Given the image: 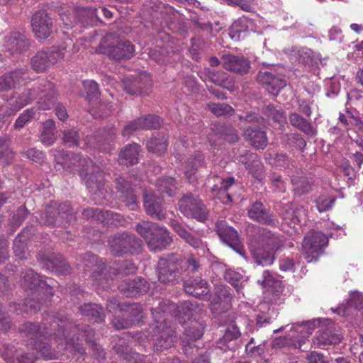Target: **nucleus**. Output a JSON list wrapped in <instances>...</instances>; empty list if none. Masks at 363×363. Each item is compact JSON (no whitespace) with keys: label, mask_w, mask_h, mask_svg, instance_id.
<instances>
[{"label":"nucleus","mask_w":363,"mask_h":363,"mask_svg":"<svg viewBox=\"0 0 363 363\" xmlns=\"http://www.w3.org/2000/svg\"><path fill=\"white\" fill-rule=\"evenodd\" d=\"M155 230L147 245L151 251H162L172 244V238L164 227L158 226Z\"/></svg>","instance_id":"27"},{"label":"nucleus","mask_w":363,"mask_h":363,"mask_svg":"<svg viewBox=\"0 0 363 363\" xmlns=\"http://www.w3.org/2000/svg\"><path fill=\"white\" fill-rule=\"evenodd\" d=\"M37 259L38 260L44 262L48 269H51L52 271L58 274H68L71 272L69 264L65 260L62 255H52V257L43 258L41 257V255L38 254L37 255Z\"/></svg>","instance_id":"32"},{"label":"nucleus","mask_w":363,"mask_h":363,"mask_svg":"<svg viewBox=\"0 0 363 363\" xmlns=\"http://www.w3.org/2000/svg\"><path fill=\"white\" fill-rule=\"evenodd\" d=\"M186 293L200 299L209 298L210 289L208 282L201 279L196 278L189 279L184 283Z\"/></svg>","instance_id":"28"},{"label":"nucleus","mask_w":363,"mask_h":363,"mask_svg":"<svg viewBox=\"0 0 363 363\" xmlns=\"http://www.w3.org/2000/svg\"><path fill=\"white\" fill-rule=\"evenodd\" d=\"M284 245L279 235L267 229H262L255 238L251 253L258 264L268 266L275 259V252Z\"/></svg>","instance_id":"4"},{"label":"nucleus","mask_w":363,"mask_h":363,"mask_svg":"<svg viewBox=\"0 0 363 363\" xmlns=\"http://www.w3.org/2000/svg\"><path fill=\"white\" fill-rule=\"evenodd\" d=\"M32 30L38 39L48 38L52 32V18L45 10L35 11L31 18Z\"/></svg>","instance_id":"17"},{"label":"nucleus","mask_w":363,"mask_h":363,"mask_svg":"<svg viewBox=\"0 0 363 363\" xmlns=\"http://www.w3.org/2000/svg\"><path fill=\"white\" fill-rule=\"evenodd\" d=\"M199 259L190 255L184 257L179 254H167L160 257L157 265L158 279L164 284H175L184 274H194L199 271Z\"/></svg>","instance_id":"3"},{"label":"nucleus","mask_w":363,"mask_h":363,"mask_svg":"<svg viewBox=\"0 0 363 363\" xmlns=\"http://www.w3.org/2000/svg\"><path fill=\"white\" fill-rule=\"evenodd\" d=\"M118 289L125 296L132 297L146 293L148 291L149 284L145 279L137 277L123 281L119 284Z\"/></svg>","instance_id":"26"},{"label":"nucleus","mask_w":363,"mask_h":363,"mask_svg":"<svg viewBox=\"0 0 363 363\" xmlns=\"http://www.w3.org/2000/svg\"><path fill=\"white\" fill-rule=\"evenodd\" d=\"M215 230L223 243L240 255L245 257V250L240 241L238 233L235 229L228 225L226 221L219 220L216 223Z\"/></svg>","instance_id":"13"},{"label":"nucleus","mask_w":363,"mask_h":363,"mask_svg":"<svg viewBox=\"0 0 363 363\" xmlns=\"http://www.w3.org/2000/svg\"><path fill=\"white\" fill-rule=\"evenodd\" d=\"M171 226L174 232L192 247L202 250L203 254L206 250H208L206 248V243H204L200 238L191 234L177 220H172Z\"/></svg>","instance_id":"29"},{"label":"nucleus","mask_w":363,"mask_h":363,"mask_svg":"<svg viewBox=\"0 0 363 363\" xmlns=\"http://www.w3.org/2000/svg\"><path fill=\"white\" fill-rule=\"evenodd\" d=\"M336 201V196L328 194H321L315 199V206L320 213L330 211Z\"/></svg>","instance_id":"51"},{"label":"nucleus","mask_w":363,"mask_h":363,"mask_svg":"<svg viewBox=\"0 0 363 363\" xmlns=\"http://www.w3.org/2000/svg\"><path fill=\"white\" fill-rule=\"evenodd\" d=\"M28 213H29L25 206H21L16 211L10 223L12 231H15L16 229L23 223Z\"/></svg>","instance_id":"60"},{"label":"nucleus","mask_w":363,"mask_h":363,"mask_svg":"<svg viewBox=\"0 0 363 363\" xmlns=\"http://www.w3.org/2000/svg\"><path fill=\"white\" fill-rule=\"evenodd\" d=\"M62 318L65 320L68 324L65 325L64 328H62L61 334L64 333L68 337V340H72V342L75 345L78 344L83 349V352H79L69 345H67L65 340L60 342L59 345H61L62 347L64 346L65 349L70 352L78 353L82 355L84 354V349L79 342V336L83 335L85 337L86 342L91 347L96 357L102 359L105 358V353L102 348L96 344L94 340H92V337L94 336V331L93 329H91L89 325H82L79 327L69 321V320L63 315Z\"/></svg>","instance_id":"7"},{"label":"nucleus","mask_w":363,"mask_h":363,"mask_svg":"<svg viewBox=\"0 0 363 363\" xmlns=\"http://www.w3.org/2000/svg\"><path fill=\"white\" fill-rule=\"evenodd\" d=\"M82 216L84 218L87 220L93 218L101 223H104L107 218H111L112 219L118 220L119 225H122L120 223V218L121 217L120 214L113 213V211H104L99 208H89L84 209L82 212Z\"/></svg>","instance_id":"39"},{"label":"nucleus","mask_w":363,"mask_h":363,"mask_svg":"<svg viewBox=\"0 0 363 363\" xmlns=\"http://www.w3.org/2000/svg\"><path fill=\"white\" fill-rule=\"evenodd\" d=\"M341 340L340 335L335 334L332 330L327 329L315 337L313 339V343L315 347L325 350L332 345L340 343Z\"/></svg>","instance_id":"37"},{"label":"nucleus","mask_w":363,"mask_h":363,"mask_svg":"<svg viewBox=\"0 0 363 363\" xmlns=\"http://www.w3.org/2000/svg\"><path fill=\"white\" fill-rule=\"evenodd\" d=\"M61 155L62 160L57 159V162L61 163L64 169L71 172H77L90 191L96 193L104 189V172L99 167L93 165L91 160L82 157L78 153L62 151Z\"/></svg>","instance_id":"2"},{"label":"nucleus","mask_w":363,"mask_h":363,"mask_svg":"<svg viewBox=\"0 0 363 363\" xmlns=\"http://www.w3.org/2000/svg\"><path fill=\"white\" fill-rule=\"evenodd\" d=\"M210 79L215 84L223 86L229 90L233 87V84L228 80V74L225 72H212L210 75Z\"/></svg>","instance_id":"59"},{"label":"nucleus","mask_w":363,"mask_h":363,"mask_svg":"<svg viewBox=\"0 0 363 363\" xmlns=\"http://www.w3.org/2000/svg\"><path fill=\"white\" fill-rule=\"evenodd\" d=\"M26 239L24 232H22L18 235L13 241V252L15 256L19 259H27Z\"/></svg>","instance_id":"52"},{"label":"nucleus","mask_w":363,"mask_h":363,"mask_svg":"<svg viewBox=\"0 0 363 363\" xmlns=\"http://www.w3.org/2000/svg\"><path fill=\"white\" fill-rule=\"evenodd\" d=\"M235 183V179L233 177H227L225 179H222L220 181V184H214L211 189L213 193H216L223 203L228 204L233 201L231 195L227 191L230 186Z\"/></svg>","instance_id":"38"},{"label":"nucleus","mask_w":363,"mask_h":363,"mask_svg":"<svg viewBox=\"0 0 363 363\" xmlns=\"http://www.w3.org/2000/svg\"><path fill=\"white\" fill-rule=\"evenodd\" d=\"M55 123L53 120L48 119L43 123L40 134V141L46 146L52 145L55 140Z\"/></svg>","instance_id":"44"},{"label":"nucleus","mask_w":363,"mask_h":363,"mask_svg":"<svg viewBox=\"0 0 363 363\" xmlns=\"http://www.w3.org/2000/svg\"><path fill=\"white\" fill-rule=\"evenodd\" d=\"M158 226L159 225L155 223L143 220L136 225L135 230L140 236L145 239L146 243H147Z\"/></svg>","instance_id":"50"},{"label":"nucleus","mask_w":363,"mask_h":363,"mask_svg":"<svg viewBox=\"0 0 363 363\" xmlns=\"http://www.w3.org/2000/svg\"><path fill=\"white\" fill-rule=\"evenodd\" d=\"M68 324L65 320L62 318V315L58 313H46L43 317L41 325L33 323H26L23 324L20 330L21 332L25 333L28 337H30L33 340V347L36 350H42L45 348L43 346V337L46 339V336L50 337L51 345L59 343L65 340L67 345H69L79 352H83V349L77 344L72 342V340H68V337L64 334H61V329L65 325Z\"/></svg>","instance_id":"1"},{"label":"nucleus","mask_w":363,"mask_h":363,"mask_svg":"<svg viewBox=\"0 0 363 363\" xmlns=\"http://www.w3.org/2000/svg\"><path fill=\"white\" fill-rule=\"evenodd\" d=\"M293 52L296 55V59L299 63L303 65H312L314 61V53L308 48H293Z\"/></svg>","instance_id":"56"},{"label":"nucleus","mask_w":363,"mask_h":363,"mask_svg":"<svg viewBox=\"0 0 363 363\" xmlns=\"http://www.w3.org/2000/svg\"><path fill=\"white\" fill-rule=\"evenodd\" d=\"M257 81L264 84L267 91L272 95H277L279 91L286 86L284 80L270 71L260 70L257 75Z\"/></svg>","instance_id":"25"},{"label":"nucleus","mask_w":363,"mask_h":363,"mask_svg":"<svg viewBox=\"0 0 363 363\" xmlns=\"http://www.w3.org/2000/svg\"><path fill=\"white\" fill-rule=\"evenodd\" d=\"M116 134L114 127L99 129L94 138L95 147L100 152L111 153L115 147Z\"/></svg>","instance_id":"21"},{"label":"nucleus","mask_w":363,"mask_h":363,"mask_svg":"<svg viewBox=\"0 0 363 363\" xmlns=\"http://www.w3.org/2000/svg\"><path fill=\"white\" fill-rule=\"evenodd\" d=\"M180 213L188 218L199 222H205L209 216V211L203 201L197 195L191 192L184 194L177 203Z\"/></svg>","instance_id":"8"},{"label":"nucleus","mask_w":363,"mask_h":363,"mask_svg":"<svg viewBox=\"0 0 363 363\" xmlns=\"http://www.w3.org/2000/svg\"><path fill=\"white\" fill-rule=\"evenodd\" d=\"M247 214L251 220L262 225L276 226L277 224V220L270 208L260 201L251 202L247 208Z\"/></svg>","instance_id":"15"},{"label":"nucleus","mask_w":363,"mask_h":363,"mask_svg":"<svg viewBox=\"0 0 363 363\" xmlns=\"http://www.w3.org/2000/svg\"><path fill=\"white\" fill-rule=\"evenodd\" d=\"M21 284L23 288L35 291L32 294V297L27 298L24 301L23 304L24 312L35 313L40 309L43 303L39 301L35 300V292L38 291V294L43 293L45 296V301L50 299L53 296L52 288L40 279L38 274L31 269H26L22 272Z\"/></svg>","instance_id":"6"},{"label":"nucleus","mask_w":363,"mask_h":363,"mask_svg":"<svg viewBox=\"0 0 363 363\" xmlns=\"http://www.w3.org/2000/svg\"><path fill=\"white\" fill-rule=\"evenodd\" d=\"M114 349L117 354L124 359L128 362L134 360L135 363H142L141 360L138 362V359H140L139 354L132 351V349L126 344L124 338L120 340L119 342L114 346Z\"/></svg>","instance_id":"46"},{"label":"nucleus","mask_w":363,"mask_h":363,"mask_svg":"<svg viewBox=\"0 0 363 363\" xmlns=\"http://www.w3.org/2000/svg\"><path fill=\"white\" fill-rule=\"evenodd\" d=\"M82 261L84 267H95L94 271L91 274V277L94 284L97 286V287H101L102 289L109 287L111 285L110 282L112 281L109 272L111 269L110 266L104 264L101 267L100 265L96 264L97 257L90 252H86L82 256Z\"/></svg>","instance_id":"11"},{"label":"nucleus","mask_w":363,"mask_h":363,"mask_svg":"<svg viewBox=\"0 0 363 363\" xmlns=\"http://www.w3.org/2000/svg\"><path fill=\"white\" fill-rule=\"evenodd\" d=\"M162 120L156 115L147 114L139 117L128 123L122 130L124 137L129 138L134 132L138 130H150L159 128Z\"/></svg>","instance_id":"18"},{"label":"nucleus","mask_w":363,"mask_h":363,"mask_svg":"<svg viewBox=\"0 0 363 363\" xmlns=\"http://www.w3.org/2000/svg\"><path fill=\"white\" fill-rule=\"evenodd\" d=\"M13 89L25 85L30 80V71L26 68H20L8 72Z\"/></svg>","instance_id":"42"},{"label":"nucleus","mask_w":363,"mask_h":363,"mask_svg":"<svg viewBox=\"0 0 363 363\" xmlns=\"http://www.w3.org/2000/svg\"><path fill=\"white\" fill-rule=\"evenodd\" d=\"M168 137L164 133H157L152 137L147 143V148L149 152L161 155L164 153L167 147Z\"/></svg>","instance_id":"40"},{"label":"nucleus","mask_w":363,"mask_h":363,"mask_svg":"<svg viewBox=\"0 0 363 363\" xmlns=\"http://www.w3.org/2000/svg\"><path fill=\"white\" fill-rule=\"evenodd\" d=\"M30 45V40L20 32H12L4 37V46L7 51L11 53L26 52Z\"/></svg>","instance_id":"23"},{"label":"nucleus","mask_w":363,"mask_h":363,"mask_svg":"<svg viewBox=\"0 0 363 363\" xmlns=\"http://www.w3.org/2000/svg\"><path fill=\"white\" fill-rule=\"evenodd\" d=\"M82 315L93 319L95 322L104 320V313L102 308L96 303H85L79 308Z\"/></svg>","instance_id":"43"},{"label":"nucleus","mask_w":363,"mask_h":363,"mask_svg":"<svg viewBox=\"0 0 363 363\" xmlns=\"http://www.w3.org/2000/svg\"><path fill=\"white\" fill-rule=\"evenodd\" d=\"M203 335L202 326L192 325L185 329V337L182 340L184 344L191 345V342L200 339Z\"/></svg>","instance_id":"54"},{"label":"nucleus","mask_w":363,"mask_h":363,"mask_svg":"<svg viewBox=\"0 0 363 363\" xmlns=\"http://www.w3.org/2000/svg\"><path fill=\"white\" fill-rule=\"evenodd\" d=\"M35 115V110L34 108H30L25 110L16 120L13 125L16 129H21L30 121Z\"/></svg>","instance_id":"63"},{"label":"nucleus","mask_w":363,"mask_h":363,"mask_svg":"<svg viewBox=\"0 0 363 363\" xmlns=\"http://www.w3.org/2000/svg\"><path fill=\"white\" fill-rule=\"evenodd\" d=\"M289 120L293 127L310 138L315 137L318 134L317 128L298 113H290Z\"/></svg>","instance_id":"34"},{"label":"nucleus","mask_w":363,"mask_h":363,"mask_svg":"<svg viewBox=\"0 0 363 363\" xmlns=\"http://www.w3.org/2000/svg\"><path fill=\"white\" fill-rule=\"evenodd\" d=\"M328 242V239L324 233L316 231L309 232L304 237L302 243L303 253L307 262H317Z\"/></svg>","instance_id":"9"},{"label":"nucleus","mask_w":363,"mask_h":363,"mask_svg":"<svg viewBox=\"0 0 363 363\" xmlns=\"http://www.w3.org/2000/svg\"><path fill=\"white\" fill-rule=\"evenodd\" d=\"M294 191L298 196L308 194L312 189L313 182L306 177H293L291 179Z\"/></svg>","instance_id":"47"},{"label":"nucleus","mask_w":363,"mask_h":363,"mask_svg":"<svg viewBox=\"0 0 363 363\" xmlns=\"http://www.w3.org/2000/svg\"><path fill=\"white\" fill-rule=\"evenodd\" d=\"M156 187L161 194H165L169 196H174L179 189L176 179L172 177L160 178L157 182Z\"/></svg>","instance_id":"41"},{"label":"nucleus","mask_w":363,"mask_h":363,"mask_svg":"<svg viewBox=\"0 0 363 363\" xmlns=\"http://www.w3.org/2000/svg\"><path fill=\"white\" fill-rule=\"evenodd\" d=\"M140 152V146L137 143L126 145L120 151L119 163L124 165H133L138 163Z\"/></svg>","instance_id":"36"},{"label":"nucleus","mask_w":363,"mask_h":363,"mask_svg":"<svg viewBox=\"0 0 363 363\" xmlns=\"http://www.w3.org/2000/svg\"><path fill=\"white\" fill-rule=\"evenodd\" d=\"M143 205L145 212L152 218L162 220L166 218L164 200L155 193L145 191L143 194Z\"/></svg>","instance_id":"20"},{"label":"nucleus","mask_w":363,"mask_h":363,"mask_svg":"<svg viewBox=\"0 0 363 363\" xmlns=\"http://www.w3.org/2000/svg\"><path fill=\"white\" fill-rule=\"evenodd\" d=\"M269 163L280 169H289L293 160L284 153H276L270 158Z\"/></svg>","instance_id":"57"},{"label":"nucleus","mask_w":363,"mask_h":363,"mask_svg":"<svg viewBox=\"0 0 363 363\" xmlns=\"http://www.w3.org/2000/svg\"><path fill=\"white\" fill-rule=\"evenodd\" d=\"M204 165L203 155L198 151L194 155L188 159L184 174L186 178L190 184H194L197 180L196 172L199 167Z\"/></svg>","instance_id":"35"},{"label":"nucleus","mask_w":363,"mask_h":363,"mask_svg":"<svg viewBox=\"0 0 363 363\" xmlns=\"http://www.w3.org/2000/svg\"><path fill=\"white\" fill-rule=\"evenodd\" d=\"M121 312L123 313V316H126L128 320H132V325L143 317L142 306L136 303L122 304Z\"/></svg>","instance_id":"45"},{"label":"nucleus","mask_w":363,"mask_h":363,"mask_svg":"<svg viewBox=\"0 0 363 363\" xmlns=\"http://www.w3.org/2000/svg\"><path fill=\"white\" fill-rule=\"evenodd\" d=\"M244 135L251 145L256 149L264 150L268 144L266 132L260 127L255 126L246 128Z\"/></svg>","instance_id":"33"},{"label":"nucleus","mask_w":363,"mask_h":363,"mask_svg":"<svg viewBox=\"0 0 363 363\" xmlns=\"http://www.w3.org/2000/svg\"><path fill=\"white\" fill-rule=\"evenodd\" d=\"M116 188L118 192L121 194L120 198L122 202L126 206L130 207L131 210H135L138 207L137 197L134 193L131 182L123 177L117 178L116 180Z\"/></svg>","instance_id":"24"},{"label":"nucleus","mask_w":363,"mask_h":363,"mask_svg":"<svg viewBox=\"0 0 363 363\" xmlns=\"http://www.w3.org/2000/svg\"><path fill=\"white\" fill-rule=\"evenodd\" d=\"M250 25H252L251 20L247 16H242L232 24L230 32L238 34L245 33L249 30Z\"/></svg>","instance_id":"58"},{"label":"nucleus","mask_w":363,"mask_h":363,"mask_svg":"<svg viewBox=\"0 0 363 363\" xmlns=\"http://www.w3.org/2000/svg\"><path fill=\"white\" fill-rule=\"evenodd\" d=\"M287 143L289 145L303 150L306 146V142L303 136L299 133L286 134Z\"/></svg>","instance_id":"64"},{"label":"nucleus","mask_w":363,"mask_h":363,"mask_svg":"<svg viewBox=\"0 0 363 363\" xmlns=\"http://www.w3.org/2000/svg\"><path fill=\"white\" fill-rule=\"evenodd\" d=\"M263 114L269 121H272L278 124H284L286 123V116L284 111L281 108H277L274 105L269 104L264 108Z\"/></svg>","instance_id":"49"},{"label":"nucleus","mask_w":363,"mask_h":363,"mask_svg":"<svg viewBox=\"0 0 363 363\" xmlns=\"http://www.w3.org/2000/svg\"><path fill=\"white\" fill-rule=\"evenodd\" d=\"M13 157V152L10 148V140L8 137L0 138V160L3 164H9Z\"/></svg>","instance_id":"53"},{"label":"nucleus","mask_w":363,"mask_h":363,"mask_svg":"<svg viewBox=\"0 0 363 363\" xmlns=\"http://www.w3.org/2000/svg\"><path fill=\"white\" fill-rule=\"evenodd\" d=\"M73 209L69 202L61 203L57 208L49 206L45 209V216H42L40 223L43 225H55L60 223L59 218H63L72 216Z\"/></svg>","instance_id":"22"},{"label":"nucleus","mask_w":363,"mask_h":363,"mask_svg":"<svg viewBox=\"0 0 363 363\" xmlns=\"http://www.w3.org/2000/svg\"><path fill=\"white\" fill-rule=\"evenodd\" d=\"M36 89H38V82L32 89L24 90L13 103L9 104L10 108L7 113L9 115L14 114L24 106L31 103L33 100L37 99L38 91H37Z\"/></svg>","instance_id":"31"},{"label":"nucleus","mask_w":363,"mask_h":363,"mask_svg":"<svg viewBox=\"0 0 363 363\" xmlns=\"http://www.w3.org/2000/svg\"><path fill=\"white\" fill-rule=\"evenodd\" d=\"M208 109L216 116H224L232 115L234 112L233 108L229 104L225 103H208Z\"/></svg>","instance_id":"55"},{"label":"nucleus","mask_w":363,"mask_h":363,"mask_svg":"<svg viewBox=\"0 0 363 363\" xmlns=\"http://www.w3.org/2000/svg\"><path fill=\"white\" fill-rule=\"evenodd\" d=\"M152 315L154 323L148 328V333L153 341V350L161 352L172 347L177 339L174 330L166 322V311L162 306L153 308Z\"/></svg>","instance_id":"5"},{"label":"nucleus","mask_w":363,"mask_h":363,"mask_svg":"<svg viewBox=\"0 0 363 363\" xmlns=\"http://www.w3.org/2000/svg\"><path fill=\"white\" fill-rule=\"evenodd\" d=\"M108 245L113 254L121 256L134 253L140 247V240L135 235L124 232L110 237Z\"/></svg>","instance_id":"10"},{"label":"nucleus","mask_w":363,"mask_h":363,"mask_svg":"<svg viewBox=\"0 0 363 363\" xmlns=\"http://www.w3.org/2000/svg\"><path fill=\"white\" fill-rule=\"evenodd\" d=\"M38 105L40 109L50 110L57 104V95L55 84L48 80L38 82Z\"/></svg>","instance_id":"16"},{"label":"nucleus","mask_w":363,"mask_h":363,"mask_svg":"<svg viewBox=\"0 0 363 363\" xmlns=\"http://www.w3.org/2000/svg\"><path fill=\"white\" fill-rule=\"evenodd\" d=\"M123 84L125 90L130 95H147L152 80L148 74L141 73L135 77H126Z\"/></svg>","instance_id":"19"},{"label":"nucleus","mask_w":363,"mask_h":363,"mask_svg":"<svg viewBox=\"0 0 363 363\" xmlns=\"http://www.w3.org/2000/svg\"><path fill=\"white\" fill-rule=\"evenodd\" d=\"M79 135L75 129H69L63 132V143L69 147L79 145Z\"/></svg>","instance_id":"62"},{"label":"nucleus","mask_w":363,"mask_h":363,"mask_svg":"<svg viewBox=\"0 0 363 363\" xmlns=\"http://www.w3.org/2000/svg\"><path fill=\"white\" fill-rule=\"evenodd\" d=\"M89 112L95 118H101L108 116L111 112V106L108 104L90 101Z\"/></svg>","instance_id":"48"},{"label":"nucleus","mask_w":363,"mask_h":363,"mask_svg":"<svg viewBox=\"0 0 363 363\" xmlns=\"http://www.w3.org/2000/svg\"><path fill=\"white\" fill-rule=\"evenodd\" d=\"M223 67L238 74H245L250 69V63L242 56L227 55L223 57Z\"/></svg>","instance_id":"30"},{"label":"nucleus","mask_w":363,"mask_h":363,"mask_svg":"<svg viewBox=\"0 0 363 363\" xmlns=\"http://www.w3.org/2000/svg\"><path fill=\"white\" fill-rule=\"evenodd\" d=\"M111 36H107L100 42L99 45L101 53L107 55L115 60L130 59L135 52L134 45L128 41H121L116 45L109 43Z\"/></svg>","instance_id":"12"},{"label":"nucleus","mask_w":363,"mask_h":363,"mask_svg":"<svg viewBox=\"0 0 363 363\" xmlns=\"http://www.w3.org/2000/svg\"><path fill=\"white\" fill-rule=\"evenodd\" d=\"M65 57L63 50L55 48H47L36 53L31 59V65L37 72H43L50 65L57 63Z\"/></svg>","instance_id":"14"},{"label":"nucleus","mask_w":363,"mask_h":363,"mask_svg":"<svg viewBox=\"0 0 363 363\" xmlns=\"http://www.w3.org/2000/svg\"><path fill=\"white\" fill-rule=\"evenodd\" d=\"M246 169L248 170L255 179L259 181H261L264 177V165L259 157L255 160L254 162H252Z\"/></svg>","instance_id":"61"}]
</instances>
